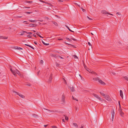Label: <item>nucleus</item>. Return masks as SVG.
Masks as SVG:
<instances>
[{
    "label": "nucleus",
    "mask_w": 128,
    "mask_h": 128,
    "mask_svg": "<svg viewBox=\"0 0 128 128\" xmlns=\"http://www.w3.org/2000/svg\"><path fill=\"white\" fill-rule=\"evenodd\" d=\"M93 80L95 81L98 80V82L102 85H105L106 84L104 82H103L100 78L98 77H96L93 78Z\"/></svg>",
    "instance_id": "1"
},
{
    "label": "nucleus",
    "mask_w": 128,
    "mask_h": 128,
    "mask_svg": "<svg viewBox=\"0 0 128 128\" xmlns=\"http://www.w3.org/2000/svg\"><path fill=\"white\" fill-rule=\"evenodd\" d=\"M10 70L12 74L15 76H16V73L18 74H19V73L20 72L18 71L16 69L15 70H13L12 68H10Z\"/></svg>",
    "instance_id": "2"
},
{
    "label": "nucleus",
    "mask_w": 128,
    "mask_h": 128,
    "mask_svg": "<svg viewBox=\"0 0 128 128\" xmlns=\"http://www.w3.org/2000/svg\"><path fill=\"white\" fill-rule=\"evenodd\" d=\"M13 92L14 93H16L18 95H19L20 97L22 98H24L25 96L22 94H20L18 92H16V91H13Z\"/></svg>",
    "instance_id": "3"
},
{
    "label": "nucleus",
    "mask_w": 128,
    "mask_h": 128,
    "mask_svg": "<svg viewBox=\"0 0 128 128\" xmlns=\"http://www.w3.org/2000/svg\"><path fill=\"white\" fill-rule=\"evenodd\" d=\"M104 97V98H105V99L109 101H111V99L110 98L109 96L107 95H105Z\"/></svg>",
    "instance_id": "4"
},
{
    "label": "nucleus",
    "mask_w": 128,
    "mask_h": 128,
    "mask_svg": "<svg viewBox=\"0 0 128 128\" xmlns=\"http://www.w3.org/2000/svg\"><path fill=\"white\" fill-rule=\"evenodd\" d=\"M93 95L96 98L98 99L100 101H102V99L100 97L98 96L96 94H93Z\"/></svg>",
    "instance_id": "5"
},
{
    "label": "nucleus",
    "mask_w": 128,
    "mask_h": 128,
    "mask_svg": "<svg viewBox=\"0 0 128 128\" xmlns=\"http://www.w3.org/2000/svg\"><path fill=\"white\" fill-rule=\"evenodd\" d=\"M111 112L112 115L111 120H112V121H113L114 115V110H111Z\"/></svg>",
    "instance_id": "6"
},
{
    "label": "nucleus",
    "mask_w": 128,
    "mask_h": 128,
    "mask_svg": "<svg viewBox=\"0 0 128 128\" xmlns=\"http://www.w3.org/2000/svg\"><path fill=\"white\" fill-rule=\"evenodd\" d=\"M102 14H108L110 15H113V14H110L109 13H108V12H107L106 10H103L102 11Z\"/></svg>",
    "instance_id": "7"
},
{
    "label": "nucleus",
    "mask_w": 128,
    "mask_h": 128,
    "mask_svg": "<svg viewBox=\"0 0 128 128\" xmlns=\"http://www.w3.org/2000/svg\"><path fill=\"white\" fill-rule=\"evenodd\" d=\"M85 69H86L88 71V72H89L90 73H91V74H95V72H93V71H92V70H88L86 68H85Z\"/></svg>",
    "instance_id": "8"
},
{
    "label": "nucleus",
    "mask_w": 128,
    "mask_h": 128,
    "mask_svg": "<svg viewBox=\"0 0 128 128\" xmlns=\"http://www.w3.org/2000/svg\"><path fill=\"white\" fill-rule=\"evenodd\" d=\"M120 95L121 96V98H123V95L122 92V90H120Z\"/></svg>",
    "instance_id": "9"
},
{
    "label": "nucleus",
    "mask_w": 128,
    "mask_h": 128,
    "mask_svg": "<svg viewBox=\"0 0 128 128\" xmlns=\"http://www.w3.org/2000/svg\"><path fill=\"white\" fill-rule=\"evenodd\" d=\"M65 98V96L64 95H62V101L63 103H64L65 102H64Z\"/></svg>",
    "instance_id": "10"
},
{
    "label": "nucleus",
    "mask_w": 128,
    "mask_h": 128,
    "mask_svg": "<svg viewBox=\"0 0 128 128\" xmlns=\"http://www.w3.org/2000/svg\"><path fill=\"white\" fill-rule=\"evenodd\" d=\"M8 38L6 36H0V39H6Z\"/></svg>",
    "instance_id": "11"
},
{
    "label": "nucleus",
    "mask_w": 128,
    "mask_h": 128,
    "mask_svg": "<svg viewBox=\"0 0 128 128\" xmlns=\"http://www.w3.org/2000/svg\"><path fill=\"white\" fill-rule=\"evenodd\" d=\"M52 74H51L49 78V81L50 82H51V81L52 80Z\"/></svg>",
    "instance_id": "12"
},
{
    "label": "nucleus",
    "mask_w": 128,
    "mask_h": 128,
    "mask_svg": "<svg viewBox=\"0 0 128 128\" xmlns=\"http://www.w3.org/2000/svg\"><path fill=\"white\" fill-rule=\"evenodd\" d=\"M120 114L122 116V115H124V113L122 112V111L121 110H120Z\"/></svg>",
    "instance_id": "13"
},
{
    "label": "nucleus",
    "mask_w": 128,
    "mask_h": 128,
    "mask_svg": "<svg viewBox=\"0 0 128 128\" xmlns=\"http://www.w3.org/2000/svg\"><path fill=\"white\" fill-rule=\"evenodd\" d=\"M70 88L72 92H73L74 91V87L73 86L72 87H70Z\"/></svg>",
    "instance_id": "14"
},
{
    "label": "nucleus",
    "mask_w": 128,
    "mask_h": 128,
    "mask_svg": "<svg viewBox=\"0 0 128 128\" xmlns=\"http://www.w3.org/2000/svg\"><path fill=\"white\" fill-rule=\"evenodd\" d=\"M15 49H17L19 50L22 49V48H21L20 47L17 46L15 47Z\"/></svg>",
    "instance_id": "15"
},
{
    "label": "nucleus",
    "mask_w": 128,
    "mask_h": 128,
    "mask_svg": "<svg viewBox=\"0 0 128 128\" xmlns=\"http://www.w3.org/2000/svg\"><path fill=\"white\" fill-rule=\"evenodd\" d=\"M66 28L69 30L70 32H74L71 30L69 28L68 26H67L66 25Z\"/></svg>",
    "instance_id": "16"
},
{
    "label": "nucleus",
    "mask_w": 128,
    "mask_h": 128,
    "mask_svg": "<svg viewBox=\"0 0 128 128\" xmlns=\"http://www.w3.org/2000/svg\"><path fill=\"white\" fill-rule=\"evenodd\" d=\"M73 124L74 126H75L76 127H78V126L77 124H76V123H74Z\"/></svg>",
    "instance_id": "17"
},
{
    "label": "nucleus",
    "mask_w": 128,
    "mask_h": 128,
    "mask_svg": "<svg viewBox=\"0 0 128 128\" xmlns=\"http://www.w3.org/2000/svg\"><path fill=\"white\" fill-rule=\"evenodd\" d=\"M36 34L38 35V36L41 38H42L41 36L39 34V33L38 32H36Z\"/></svg>",
    "instance_id": "18"
},
{
    "label": "nucleus",
    "mask_w": 128,
    "mask_h": 128,
    "mask_svg": "<svg viewBox=\"0 0 128 128\" xmlns=\"http://www.w3.org/2000/svg\"><path fill=\"white\" fill-rule=\"evenodd\" d=\"M53 23L56 26H58V24L55 22H53Z\"/></svg>",
    "instance_id": "19"
},
{
    "label": "nucleus",
    "mask_w": 128,
    "mask_h": 128,
    "mask_svg": "<svg viewBox=\"0 0 128 128\" xmlns=\"http://www.w3.org/2000/svg\"><path fill=\"white\" fill-rule=\"evenodd\" d=\"M36 21V20H29V21L30 22H36L35 21Z\"/></svg>",
    "instance_id": "20"
},
{
    "label": "nucleus",
    "mask_w": 128,
    "mask_h": 128,
    "mask_svg": "<svg viewBox=\"0 0 128 128\" xmlns=\"http://www.w3.org/2000/svg\"><path fill=\"white\" fill-rule=\"evenodd\" d=\"M73 56L74 57V59L78 58V57L76 56L75 55H74Z\"/></svg>",
    "instance_id": "21"
},
{
    "label": "nucleus",
    "mask_w": 128,
    "mask_h": 128,
    "mask_svg": "<svg viewBox=\"0 0 128 128\" xmlns=\"http://www.w3.org/2000/svg\"><path fill=\"white\" fill-rule=\"evenodd\" d=\"M100 94L101 95H102V96H105V94H104L103 92H100Z\"/></svg>",
    "instance_id": "22"
},
{
    "label": "nucleus",
    "mask_w": 128,
    "mask_h": 128,
    "mask_svg": "<svg viewBox=\"0 0 128 128\" xmlns=\"http://www.w3.org/2000/svg\"><path fill=\"white\" fill-rule=\"evenodd\" d=\"M42 43H43V44L45 45H49V44H46L44 42H43L42 41Z\"/></svg>",
    "instance_id": "23"
},
{
    "label": "nucleus",
    "mask_w": 128,
    "mask_h": 128,
    "mask_svg": "<svg viewBox=\"0 0 128 128\" xmlns=\"http://www.w3.org/2000/svg\"><path fill=\"white\" fill-rule=\"evenodd\" d=\"M66 39L67 40H68V41L70 42H71V41H72V40H71L70 39H69V38H66Z\"/></svg>",
    "instance_id": "24"
},
{
    "label": "nucleus",
    "mask_w": 128,
    "mask_h": 128,
    "mask_svg": "<svg viewBox=\"0 0 128 128\" xmlns=\"http://www.w3.org/2000/svg\"><path fill=\"white\" fill-rule=\"evenodd\" d=\"M65 116V120H68V117L67 116Z\"/></svg>",
    "instance_id": "25"
},
{
    "label": "nucleus",
    "mask_w": 128,
    "mask_h": 128,
    "mask_svg": "<svg viewBox=\"0 0 128 128\" xmlns=\"http://www.w3.org/2000/svg\"><path fill=\"white\" fill-rule=\"evenodd\" d=\"M23 23L24 24H28V21H24L23 22Z\"/></svg>",
    "instance_id": "26"
},
{
    "label": "nucleus",
    "mask_w": 128,
    "mask_h": 128,
    "mask_svg": "<svg viewBox=\"0 0 128 128\" xmlns=\"http://www.w3.org/2000/svg\"><path fill=\"white\" fill-rule=\"evenodd\" d=\"M27 2L28 3L31 4L32 3V1H28L26 2Z\"/></svg>",
    "instance_id": "27"
},
{
    "label": "nucleus",
    "mask_w": 128,
    "mask_h": 128,
    "mask_svg": "<svg viewBox=\"0 0 128 128\" xmlns=\"http://www.w3.org/2000/svg\"><path fill=\"white\" fill-rule=\"evenodd\" d=\"M124 78L125 79L128 81V77H127L126 76H125L124 77Z\"/></svg>",
    "instance_id": "28"
},
{
    "label": "nucleus",
    "mask_w": 128,
    "mask_h": 128,
    "mask_svg": "<svg viewBox=\"0 0 128 128\" xmlns=\"http://www.w3.org/2000/svg\"><path fill=\"white\" fill-rule=\"evenodd\" d=\"M28 46H29V47L33 49H34V48L33 47H32V46H31L29 45H28Z\"/></svg>",
    "instance_id": "29"
},
{
    "label": "nucleus",
    "mask_w": 128,
    "mask_h": 128,
    "mask_svg": "<svg viewBox=\"0 0 128 128\" xmlns=\"http://www.w3.org/2000/svg\"><path fill=\"white\" fill-rule=\"evenodd\" d=\"M26 85L28 86H31V84H26Z\"/></svg>",
    "instance_id": "30"
},
{
    "label": "nucleus",
    "mask_w": 128,
    "mask_h": 128,
    "mask_svg": "<svg viewBox=\"0 0 128 128\" xmlns=\"http://www.w3.org/2000/svg\"><path fill=\"white\" fill-rule=\"evenodd\" d=\"M116 14L117 15H121L120 13V12H117L116 13Z\"/></svg>",
    "instance_id": "31"
},
{
    "label": "nucleus",
    "mask_w": 128,
    "mask_h": 128,
    "mask_svg": "<svg viewBox=\"0 0 128 128\" xmlns=\"http://www.w3.org/2000/svg\"><path fill=\"white\" fill-rule=\"evenodd\" d=\"M27 34H29L30 35V34H32V32H28Z\"/></svg>",
    "instance_id": "32"
},
{
    "label": "nucleus",
    "mask_w": 128,
    "mask_h": 128,
    "mask_svg": "<svg viewBox=\"0 0 128 128\" xmlns=\"http://www.w3.org/2000/svg\"><path fill=\"white\" fill-rule=\"evenodd\" d=\"M32 12H26V13L27 14H30L32 13Z\"/></svg>",
    "instance_id": "33"
},
{
    "label": "nucleus",
    "mask_w": 128,
    "mask_h": 128,
    "mask_svg": "<svg viewBox=\"0 0 128 128\" xmlns=\"http://www.w3.org/2000/svg\"><path fill=\"white\" fill-rule=\"evenodd\" d=\"M34 24H30V26L33 27L34 26Z\"/></svg>",
    "instance_id": "34"
},
{
    "label": "nucleus",
    "mask_w": 128,
    "mask_h": 128,
    "mask_svg": "<svg viewBox=\"0 0 128 128\" xmlns=\"http://www.w3.org/2000/svg\"><path fill=\"white\" fill-rule=\"evenodd\" d=\"M53 128H58L57 127L55 126H53L52 127Z\"/></svg>",
    "instance_id": "35"
},
{
    "label": "nucleus",
    "mask_w": 128,
    "mask_h": 128,
    "mask_svg": "<svg viewBox=\"0 0 128 128\" xmlns=\"http://www.w3.org/2000/svg\"><path fill=\"white\" fill-rule=\"evenodd\" d=\"M72 97L73 99H74V100H76L77 101H78V100H77V99L76 100V99L74 98V97L73 96H72Z\"/></svg>",
    "instance_id": "36"
},
{
    "label": "nucleus",
    "mask_w": 128,
    "mask_h": 128,
    "mask_svg": "<svg viewBox=\"0 0 128 128\" xmlns=\"http://www.w3.org/2000/svg\"><path fill=\"white\" fill-rule=\"evenodd\" d=\"M84 125H82L81 126V127L80 128H83L84 127Z\"/></svg>",
    "instance_id": "37"
},
{
    "label": "nucleus",
    "mask_w": 128,
    "mask_h": 128,
    "mask_svg": "<svg viewBox=\"0 0 128 128\" xmlns=\"http://www.w3.org/2000/svg\"><path fill=\"white\" fill-rule=\"evenodd\" d=\"M88 44L89 46H92V44H90V43L89 42H88Z\"/></svg>",
    "instance_id": "38"
},
{
    "label": "nucleus",
    "mask_w": 128,
    "mask_h": 128,
    "mask_svg": "<svg viewBox=\"0 0 128 128\" xmlns=\"http://www.w3.org/2000/svg\"><path fill=\"white\" fill-rule=\"evenodd\" d=\"M112 73L114 75H115L116 73L113 72H112Z\"/></svg>",
    "instance_id": "39"
},
{
    "label": "nucleus",
    "mask_w": 128,
    "mask_h": 128,
    "mask_svg": "<svg viewBox=\"0 0 128 128\" xmlns=\"http://www.w3.org/2000/svg\"><path fill=\"white\" fill-rule=\"evenodd\" d=\"M118 103H119V106H120V101H118Z\"/></svg>",
    "instance_id": "40"
},
{
    "label": "nucleus",
    "mask_w": 128,
    "mask_h": 128,
    "mask_svg": "<svg viewBox=\"0 0 128 128\" xmlns=\"http://www.w3.org/2000/svg\"><path fill=\"white\" fill-rule=\"evenodd\" d=\"M27 36L28 38H31V36L30 35H28Z\"/></svg>",
    "instance_id": "41"
},
{
    "label": "nucleus",
    "mask_w": 128,
    "mask_h": 128,
    "mask_svg": "<svg viewBox=\"0 0 128 128\" xmlns=\"http://www.w3.org/2000/svg\"><path fill=\"white\" fill-rule=\"evenodd\" d=\"M60 64H58V63H57L56 64V66H60Z\"/></svg>",
    "instance_id": "42"
},
{
    "label": "nucleus",
    "mask_w": 128,
    "mask_h": 128,
    "mask_svg": "<svg viewBox=\"0 0 128 128\" xmlns=\"http://www.w3.org/2000/svg\"><path fill=\"white\" fill-rule=\"evenodd\" d=\"M87 17L89 20H92V19L91 18H90L88 16H87Z\"/></svg>",
    "instance_id": "43"
},
{
    "label": "nucleus",
    "mask_w": 128,
    "mask_h": 128,
    "mask_svg": "<svg viewBox=\"0 0 128 128\" xmlns=\"http://www.w3.org/2000/svg\"><path fill=\"white\" fill-rule=\"evenodd\" d=\"M33 36H34L35 38L36 37V35H35V34H33Z\"/></svg>",
    "instance_id": "44"
},
{
    "label": "nucleus",
    "mask_w": 128,
    "mask_h": 128,
    "mask_svg": "<svg viewBox=\"0 0 128 128\" xmlns=\"http://www.w3.org/2000/svg\"><path fill=\"white\" fill-rule=\"evenodd\" d=\"M58 58H61V59H63V58L61 56H58Z\"/></svg>",
    "instance_id": "45"
},
{
    "label": "nucleus",
    "mask_w": 128,
    "mask_h": 128,
    "mask_svg": "<svg viewBox=\"0 0 128 128\" xmlns=\"http://www.w3.org/2000/svg\"><path fill=\"white\" fill-rule=\"evenodd\" d=\"M40 70H38L37 72V74L38 75L39 73H40Z\"/></svg>",
    "instance_id": "46"
},
{
    "label": "nucleus",
    "mask_w": 128,
    "mask_h": 128,
    "mask_svg": "<svg viewBox=\"0 0 128 128\" xmlns=\"http://www.w3.org/2000/svg\"><path fill=\"white\" fill-rule=\"evenodd\" d=\"M84 68H86V69L88 70H89L90 69H89L88 68H87L86 66H85L84 67Z\"/></svg>",
    "instance_id": "47"
},
{
    "label": "nucleus",
    "mask_w": 128,
    "mask_h": 128,
    "mask_svg": "<svg viewBox=\"0 0 128 128\" xmlns=\"http://www.w3.org/2000/svg\"><path fill=\"white\" fill-rule=\"evenodd\" d=\"M40 63L42 64H43V60H40Z\"/></svg>",
    "instance_id": "48"
},
{
    "label": "nucleus",
    "mask_w": 128,
    "mask_h": 128,
    "mask_svg": "<svg viewBox=\"0 0 128 128\" xmlns=\"http://www.w3.org/2000/svg\"><path fill=\"white\" fill-rule=\"evenodd\" d=\"M58 40H62L63 39L62 38H59Z\"/></svg>",
    "instance_id": "49"
},
{
    "label": "nucleus",
    "mask_w": 128,
    "mask_h": 128,
    "mask_svg": "<svg viewBox=\"0 0 128 128\" xmlns=\"http://www.w3.org/2000/svg\"><path fill=\"white\" fill-rule=\"evenodd\" d=\"M23 32H24V33H26L27 34V32H26V31H24Z\"/></svg>",
    "instance_id": "50"
},
{
    "label": "nucleus",
    "mask_w": 128,
    "mask_h": 128,
    "mask_svg": "<svg viewBox=\"0 0 128 128\" xmlns=\"http://www.w3.org/2000/svg\"><path fill=\"white\" fill-rule=\"evenodd\" d=\"M72 39L74 40V41H76V40L74 39V38H72Z\"/></svg>",
    "instance_id": "51"
},
{
    "label": "nucleus",
    "mask_w": 128,
    "mask_h": 128,
    "mask_svg": "<svg viewBox=\"0 0 128 128\" xmlns=\"http://www.w3.org/2000/svg\"><path fill=\"white\" fill-rule=\"evenodd\" d=\"M34 43L36 45H37V42H34Z\"/></svg>",
    "instance_id": "52"
},
{
    "label": "nucleus",
    "mask_w": 128,
    "mask_h": 128,
    "mask_svg": "<svg viewBox=\"0 0 128 128\" xmlns=\"http://www.w3.org/2000/svg\"><path fill=\"white\" fill-rule=\"evenodd\" d=\"M24 34L22 33V34H21L20 35L21 36H22V35H23Z\"/></svg>",
    "instance_id": "53"
},
{
    "label": "nucleus",
    "mask_w": 128,
    "mask_h": 128,
    "mask_svg": "<svg viewBox=\"0 0 128 128\" xmlns=\"http://www.w3.org/2000/svg\"><path fill=\"white\" fill-rule=\"evenodd\" d=\"M62 121L63 122H65L64 120V119H62Z\"/></svg>",
    "instance_id": "54"
},
{
    "label": "nucleus",
    "mask_w": 128,
    "mask_h": 128,
    "mask_svg": "<svg viewBox=\"0 0 128 128\" xmlns=\"http://www.w3.org/2000/svg\"><path fill=\"white\" fill-rule=\"evenodd\" d=\"M82 11L83 12H84L85 11V10L84 9H83L82 10Z\"/></svg>",
    "instance_id": "55"
},
{
    "label": "nucleus",
    "mask_w": 128,
    "mask_h": 128,
    "mask_svg": "<svg viewBox=\"0 0 128 128\" xmlns=\"http://www.w3.org/2000/svg\"><path fill=\"white\" fill-rule=\"evenodd\" d=\"M42 2H43V3H46V2H44V1H42Z\"/></svg>",
    "instance_id": "56"
},
{
    "label": "nucleus",
    "mask_w": 128,
    "mask_h": 128,
    "mask_svg": "<svg viewBox=\"0 0 128 128\" xmlns=\"http://www.w3.org/2000/svg\"><path fill=\"white\" fill-rule=\"evenodd\" d=\"M48 125H44V126L45 127H46Z\"/></svg>",
    "instance_id": "57"
},
{
    "label": "nucleus",
    "mask_w": 128,
    "mask_h": 128,
    "mask_svg": "<svg viewBox=\"0 0 128 128\" xmlns=\"http://www.w3.org/2000/svg\"><path fill=\"white\" fill-rule=\"evenodd\" d=\"M22 17V16H18L17 17V18H21Z\"/></svg>",
    "instance_id": "58"
},
{
    "label": "nucleus",
    "mask_w": 128,
    "mask_h": 128,
    "mask_svg": "<svg viewBox=\"0 0 128 128\" xmlns=\"http://www.w3.org/2000/svg\"><path fill=\"white\" fill-rule=\"evenodd\" d=\"M25 45H26V46H28V44H25Z\"/></svg>",
    "instance_id": "59"
},
{
    "label": "nucleus",
    "mask_w": 128,
    "mask_h": 128,
    "mask_svg": "<svg viewBox=\"0 0 128 128\" xmlns=\"http://www.w3.org/2000/svg\"><path fill=\"white\" fill-rule=\"evenodd\" d=\"M32 31H33L34 32H36V31L34 30H32Z\"/></svg>",
    "instance_id": "60"
},
{
    "label": "nucleus",
    "mask_w": 128,
    "mask_h": 128,
    "mask_svg": "<svg viewBox=\"0 0 128 128\" xmlns=\"http://www.w3.org/2000/svg\"><path fill=\"white\" fill-rule=\"evenodd\" d=\"M39 21L41 22H42L43 21V20H39Z\"/></svg>",
    "instance_id": "61"
},
{
    "label": "nucleus",
    "mask_w": 128,
    "mask_h": 128,
    "mask_svg": "<svg viewBox=\"0 0 128 128\" xmlns=\"http://www.w3.org/2000/svg\"><path fill=\"white\" fill-rule=\"evenodd\" d=\"M66 44H68V45H70V44H67L66 43Z\"/></svg>",
    "instance_id": "62"
},
{
    "label": "nucleus",
    "mask_w": 128,
    "mask_h": 128,
    "mask_svg": "<svg viewBox=\"0 0 128 128\" xmlns=\"http://www.w3.org/2000/svg\"><path fill=\"white\" fill-rule=\"evenodd\" d=\"M46 18L47 19H48V17H47Z\"/></svg>",
    "instance_id": "63"
},
{
    "label": "nucleus",
    "mask_w": 128,
    "mask_h": 128,
    "mask_svg": "<svg viewBox=\"0 0 128 128\" xmlns=\"http://www.w3.org/2000/svg\"><path fill=\"white\" fill-rule=\"evenodd\" d=\"M91 34H92V35H94L92 33H91Z\"/></svg>",
    "instance_id": "64"
}]
</instances>
